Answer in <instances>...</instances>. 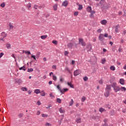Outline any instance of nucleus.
Instances as JSON below:
<instances>
[{"instance_id": "1", "label": "nucleus", "mask_w": 126, "mask_h": 126, "mask_svg": "<svg viewBox=\"0 0 126 126\" xmlns=\"http://www.w3.org/2000/svg\"><path fill=\"white\" fill-rule=\"evenodd\" d=\"M57 89L60 91L61 93L62 94H64V93L67 92L68 91L69 89L68 88H63V90H62V88L61 87V85H58L57 86Z\"/></svg>"}, {"instance_id": "2", "label": "nucleus", "mask_w": 126, "mask_h": 126, "mask_svg": "<svg viewBox=\"0 0 126 126\" xmlns=\"http://www.w3.org/2000/svg\"><path fill=\"white\" fill-rule=\"evenodd\" d=\"M78 44H79V45L81 44L83 47H85V46H86V43L84 42V40L82 38L79 39V43Z\"/></svg>"}, {"instance_id": "3", "label": "nucleus", "mask_w": 126, "mask_h": 126, "mask_svg": "<svg viewBox=\"0 0 126 126\" xmlns=\"http://www.w3.org/2000/svg\"><path fill=\"white\" fill-rule=\"evenodd\" d=\"M110 7H111V4H110V3H107L105 4H104V5L103 6H102L101 7V9H109V8H110Z\"/></svg>"}, {"instance_id": "4", "label": "nucleus", "mask_w": 126, "mask_h": 126, "mask_svg": "<svg viewBox=\"0 0 126 126\" xmlns=\"http://www.w3.org/2000/svg\"><path fill=\"white\" fill-rule=\"evenodd\" d=\"M98 39L100 42H103V41L105 40V38H104V34L101 33L98 36Z\"/></svg>"}, {"instance_id": "5", "label": "nucleus", "mask_w": 126, "mask_h": 126, "mask_svg": "<svg viewBox=\"0 0 126 126\" xmlns=\"http://www.w3.org/2000/svg\"><path fill=\"white\" fill-rule=\"evenodd\" d=\"M81 73V71L80 70L77 69L74 72V76H77V75H79Z\"/></svg>"}, {"instance_id": "6", "label": "nucleus", "mask_w": 126, "mask_h": 126, "mask_svg": "<svg viewBox=\"0 0 126 126\" xmlns=\"http://www.w3.org/2000/svg\"><path fill=\"white\" fill-rule=\"evenodd\" d=\"M99 4H100V6H103L106 4V1L105 0H101L99 2Z\"/></svg>"}, {"instance_id": "7", "label": "nucleus", "mask_w": 126, "mask_h": 126, "mask_svg": "<svg viewBox=\"0 0 126 126\" xmlns=\"http://www.w3.org/2000/svg\"><path fill=\"white\" fill-rule=\"evenodd\" d=\"M109 92L111 91V90H112L111 85H106V88L105 89V91H109Z\"/></svg>"}, {"instance_id": "8", "label": "nucleus", "mask_w": 126, "mask_h": 126, "mask_svg": "<svg viewBox=\"0 0 126 126\" xmlns=\"http://www.w3.org/2000/svg\"><path fill=\"white\" fill-rule=\"evenodd\" d=\"M67 47L68 48V49H72L73 47V43H69L67 44Z\"/></svg>"}, {"instance_id": "9", "label": "nucleus", "mask_w": 126, "mask_h": 126, "mask_svg": "<svg viewBox=\"0 0 126 126\" xmlns=\"http://www.w3.org/2000/svg\"><path fill=\"white\" fill-rule=\"evenodd\" d=\"M104 96L106 97H109L110 96V91H105V93H104Z\"/></svg>"}, {"instance_id": "10", "label": "nucleus", "mask_w": 126, "mask_h": 126, "mask_svg": "<svg viewBox=\"0 0 126 126\" xmlns=\"http://www.w3.org/2000/svg\"><path fill=\"white\" fill-rule=\"evenodd\" d=\"M68 4V1H67V0H66L63 2L62 5H63V6L66 7L67 6Z\"/></svg>"}, {"instance_id": "11", "label": "nucleus", "mask_w": 126, "mask_h": 126, "mask_svg": "<svg viewBox=\"0 0 126 126\" xmlns=\"http://www.w3.org/2000/svg\"><path fill=\"white\" fill-rule=\"evenodd\" d=\"M113 89L114 91H115V92H118V91H120V88L119 86L115 87Z\"/></svg>"}, {"instance_id": "12", "label": "nucleus", "mask_w": 126, "mask_h": 126, "mask_svg": "<svg viewBox=\"0 0 126 126\" xmlns=\"http://www.w3.org/2000/svg\"><path fill=\"white\" fill-rule=\"evenodd\" d=\"M119 83L122 85H125V79H120L119 81Z\"/></svg>"}, {"instance_id": "13", "label": "nucleus", "mask_w": 126, "mask_h": 126, "mask_svg": "<svg viewBox=\"0 0 126 126\" xmlns=\"http://www.w3.org/2000/svg\"><path fill=\"white\" fill-rule=\"evenodd\" d=\"M15 81L16 83H18V84L22 83V80L20 79H16Z\"/></svg>"}, {"instance_id": "14", "label": "nucleus", "mask_w": 126, "mask_h": 126, "mask_svg": "<svg viewBox=\"0 0 126 126\" xmlns=\"http://www.w3.org/2000/svg\"><path fill=\"white\" fill-rule=\"evenodd\" d=\"M100 23L102 25H106V24H107V20H103L101 21Z\"/></svg>"}, {"instance_id": "15", "label": "nucleus", "mask_w": 126, "mask_h": 126, "mask_svg": "<svg viewBox=\"0 0 126 126\" xmlns=\"http://www.w3.org/2000/svg\"><path fill=\"white\" fill-rule=\"evenodd\" d=\"M6 47L7 48V49H11V45H10V43H9L8 42H7L6 44Z\"/></svg>"}, {"instance_id": "16", "label": "nucleus", "mask_w": 126, "mask_h": 126, "mask_svg": "<svg viewBox=\"0 0 126 126\" xmlns=\"http://www.w3.org/2000/svg\"><path fill=\"white\" fill-rule=\"evenodd\" d=\"M67 85H68V86H70L71 87V88H74V85L72 84L71 83H69V82H68L67 83Z\"/></svg>"}, {"instance_id": "17", "label": "nucleus", "mask_w": 126, "mask_h": 126, "mask_svg": "<svg viewBox=\"0 0 126 126\" xmlns=\"http://www.w3.org/2000/svg\"><path fill=\"white\" fill-rule=\"evenodd\" d=\"M126 88L125 87H121L120 88V91L126 92Z\"/></svg>"}, {"instance_id": "18", "label": "nucleus", "mask_w": 126, "mask_h": 126, "mask_svg": "<svg viewBox=\"0 0 126 126\" xmlns=\"http://www.w3.org/2000/svg\"><path fill=\"white\" fill-rule=\"evenodd\" d=\"M77 5L79 6V7L78 8V9L79 10H82V8H83V6H82V5H81V4L79 5L78 3H77Z\"/></svg>"}, {"instance_id": "19", "label": "nucleus", "mask_w": 126, "mask_h": 126, "mask_svg": "<svg viewBox=\"0 0 126 126\" xmlns=\"http://www.w3.org/2000/svg\"><path fill=\"white\" fill-rule=\"evenodd\" d=\"M119 25H117L115 26V32H116V33H119Z\"/></svg>"}, {"instance_id": "20", "label": "nucleus", "mask_w": 126, "mask_h": 126, "mask_svg": "<svg viewBox=\"0 0 126 126\" xmlns=\"http://www.w3.org/2000/svg\"><path fill=\"white\" fill-rule=\"evenodd\" d=\"M87 10L88 12H91V11H92V8H91V6H88L87 8Z\"/></svg>"}, {"instance_id": "21", "label": "nucleus", "mask_w": 126, "mask_h": 126, "mask_svg": "<svg viewBox=\"0 0 126 126\" xmlns=\"http://www.w3.org/2000/svg\"><path fill=\"white\" fill-rule=\"evenodd\" d=\"M76 123H77V124H80L81 123V118H79L76 120Z\"/></svg>"}, {"instance_id": "22", "label": "nucleus", "mask_w": 126, "mask_h": 126, "mask_svg": "<svg viewBox=\"0 0 126 126\" xmlns=\"http://www.w3.org/2000/svg\"><path fill=\"white\" fill-rule=\"evenodd\" d=\"M53 8H54V10H55V11L58 10V4H55L53 6Z\"/></svg>"}, {"instance_id": "23", "label": "nucleus", "mask_w": 126, "mask_h": 126, "mask_svg": "<svg viewBox=\"0 0 126 126\" xmlns=\"http://www.w3.org/2000/svg\"><path fill=\"white\" fill-rule=\"evenodd\" d=\"M19 70H24V71H25L26 70V69H25V66H23L22 67H20L19 68Z\"/></svg>"}, {"instance_id": "24", "label": "nucleus", "mask_w": 126, "mask_h": 126, "mask_svg": "<svg viewBox=\"0 0 126 126\" xmlns=\"http://www.w3.org/2000/svg\"><path fill=\"white\" fill-rule=\"evenodd\" d=\"M59 112L61 113V114H64L65 111L64 110H63V109H62V108H60L59 109Z\"/></svg>"}, {"instance_id": "25", "label": "nucleus", "mask_w": 126, "mask_h": 126, "mask_svg": "<svg viewBox=\"0 0 126 126\" xmlns=\"http://www.w3.org/2000/svg\"><path fill=\"white\" fill-rule=\"evenodd\" d=\"M34 93H36V94H39V93H40V90L39 89L35 90Z\"/></svg>"}, {"instance_id": "26", "label": "nucleus", "mask_w": 126, "mask_h": 126, "mask_svg": "<svg viewBox=\"0 0 126 126\" xmlns=\"http://www.w3.org/2000/svg\"><path fill=\"white\" fill-rule=\"evenodd\" d=\"M117 87V83L116 82L113 83L112 84V87H113L114 89L115 87Z\"/></svg>"}, {"instance_id": "27", "label": "nucleus", "mask_w": 126, "mask_h": 126, "mask_svg": "<svg viewBox=\"0 0 126 126\" xmlns=\"http://www.w3.org/2000/svg\"><path fill=\"white\" fill-rule=\"evenodd\" d=\"M110 69L111 70H113V71H114V70H116V67H115V66L113 65L111 66Z\"/></svg>"}, {"instance_id": "28", "label": "nucleus", "mask_w": 126, "mask_h": 126, "mask_svg": "<svg viewBox=\"0 0 126 126\" xmlns=\"http://www.w3.org/2000/svg\"><path fill=\"white\" fill-rule=\"evenodd\" d=\"M21 90H22V91H28V89H27V88H26V87H22Z\"/></svg>"}, {"instance_id": "29", "label": "nucleus", "mask_w": 126, "mask_h": 126, "mask_svg": "<svg viewBox=\"0 0 126 126\" xmlns=\"http://www.w3.org/2000/svg\"><path fill=\"white\" fill-rule=\"evenodd\" d=\"M40 93L41 96H45L46 95V94L45 93V92H44V91H42L41 92H40Z\"/></svg>"}, {"instance_id": "30", "label": "nucleus", "mask_w": 126, "mask_h": 126, "mask_svg": "<svg viewBox=\"0 0 126 126\" xmlns=\"http://www.w3.org/2000/svg\"><path fill=\"white\" fill-rule=\"evenodd\" d=\"M1 36H2V37H6V36H7V34H5V32H2L1 33Z\"/></svg>"}, {"instance_id": "31", "label": "nucleus", "mask_w": 126, "mask_h": 126, "mask_svg": "<svg viewBox=\"0 0 126 126\" xmlns=\"http://www.w3.org/2000/svg\"><path fill=\"white\" fill-rule=\"evenodd\" d=\"M48 37V35H42L41 36V38L42 39V40H44V39H46Z\"/></svg>"}, {"instance_id": "32", "label": "nucleus", "mask_w": 126, "mask_h": 126, "mask_svg": "<svg viewBox=\"0 0 126 126\" xmlns=\"http://www.w3.org/2000/svg\"><path fill=\"white\" fill-rule=\"evenodd\" d=\"M57 102L61 104V103H62V99H61V98H57Z\"/></svg>"}, {"instance_id": "33", "label": "nucleus", "mask_w": 126, "mask_h": 126, "mask_svg": "<svg viewBox=\"0 0 126 126\" xmlns=\"http://www.w3.org/2000/svg\"><path fill=\"white\" fill-rule=\"evenodd\" d=\"M73 103H74L73 99H72L71 100V102H69V106H72L73 105Z\"/></svg>"}, {"instance_id": "34", "label": "nucleus", "mask_w": 126, "mask_h": 126, "mask_svg": "<svg viewBox=\"0 0 126 126\" xmlns=\"http://www.w3.org/2000/svg\"><path fill=\"white\" fill-rule=\"evenodd\" d=\"M0 6H1V7H4L5 6V3H4V2H3L2 3H1Z\"/></svg>"}, {"instance_id": "35", "label": "nucleus", "mask_w": 126, "mask_h": 126, "mask_svg": "<svg viewBox=\"0 0 126 126\" xmlns=\"http://www.w3.org/2000/svg\"><path fill=\"white\" fill-rule=\"evenodd\" d=\"M41 116H42V118H47L48 114H41Z\"/></svg>"}, {"instance_id": "36", "label": "nucleus", "mask_w": 126, "mask_h": 126, "mask_svg": "<svg viewBox=\"0 0 126 126\" xmlns=\"http://www.w3.org/2000/svg\"><path fill=\"white\" fill-rule=\"evenodd\" d=\"M73 45H75V47L76 49H77V45H79V44L76 43V42H75V41H74Z\"/></svg>"}, {"instance_id": "37", "label": "nucleus", "mask_w": 126, "mask_h": 126, "mask_svg": "<svg viewBox=\"0 0 126 126\" xmlns=\"http://www.w3.org/2000/svg\"><path fill=\"white\" fill-rule=\"evenodd\" d=\"M68 52L66 51H64V55L66 56V57H68Z\"/></svg>"}, {"instance_id": "38", "label": "nucleus", "mask_w": 126, "mask_h": 126, "mask_svg": "<svg viewBox=\"0 0 126 126\" xmlns=\"http://www.w3.org/2000/svg\"><path fill=\"white\" fill-rule=\"evenodd\" d=\"M52 43L55 45H58V41L57 40H53Z\"/></svg>"}, {"instance_id": "39", "label": "nucleus", "mask_w": 126, "mask_h": 126, "mask_svg": "<svg viewBox=\"0 0 126 126\" xmlns=\"http://www.w3.org/2000/svg\"><path fill=\"white\" fill-rule=\"evenodd\" d=\"M86 100V97L85 96H83V97L81 99L82 102H84Z\"/></svg>"}, {"instance_id": "40", "label": "nucleus", "mask_w": 126, "mask_h": 126, "mask_svg": "<svg viewBox=\"0 0 126 126\" xmlns=\"http://www.w3.org/2000/svg\"><path fill=\"white\" fill-rule=\"evenodd\" d=\"M32 71H33V68H31L30 69H28V72H31Z\"/></svg>"}, {"instance_id": "41", "label": "nucleus", "mask_w": 126, "mask_h": 126, "mask_svg": "<svg viewBox=\"0 0 126 126\" xmlns=\"http://www.w3.org/2000/svg\"><path fill=\"white\" fill-rule=\"evenodd\" d=\"M87 48L88 49H90L89 50H88V52H90V51L92 50V47L91 46H88Z\"/></svg>"}, {"instance_id": "42", "label": "nucleus", "mask_w": 126, "mask_h": 126, "mask_svg": "<svg viewBox=\"0 0 126 126\" xmlns=\"http://www.w3.org/2000/svg\"><path fill=\"white\" fill-rule=\"evenodd\" d=\"M83 79L85 81H87V80H88V77H87V76H85L83 78Z\"/></svg>"}, {"instance_id": "43", "label": "nucleus", "mask_w": 126, "mask_h": 126, "mask_svg": "<svg viewBox=\"0 0 126 126\" xmlns=\"http://www.w3.org/2000/svg\"><path fill=\"white\" fill-rule=\"evenodd\" d=\"M49 95H50V97H51L52 99H53V98H55V96L53 95V93H50Z\"/></svg>"}, {"instance_id": "44", "label": "nucleus", "mask_w": 126, "mask_h": 126, "mask_svg": "<svg viewBox=\"0 0 126 126\" xmlns=\"http://www.w3.org/2000/svg\"><path fill=\"white\" fill-rule=\"evenodd\" d=\"M64 81V79H63V78L62 77H61L60 78V82L63 83V81Z\"/></svg>"}, {"instance_id": "45", "label": "nucleus", "mask_w": 126, "mask_h": 126, "mask_svg": "<svg viewBox=\"0 0 126 126\" xmlns=\"http://www.w3.org/2000/svg\"><path fill=\"white\" fill-rule=\"evenodd\" d=\"M53 80H54V81H57V76L53 75Z\"/></svg>"}, {"instance_id": "46", "label": "nucleus", "mask_w": 126, "mask_h": 126, "mask_svg": "<svg viewBox=\"0 0 126 126\" xmlns=\"http://www.w3.org/2000/svg\"><path fill=\"white\" fill-rule=\"evenodd\" d=\"M78 11H77V12H75L74 13V16H77V15H78Z\"/></svg>"}, {"instance_id": "47", "label": "nucleus", "mask_w": 126, "mask_h": 126, "mask_svg": "<svg viewBox=\"0 0 126 126\" xmlns=\"http://www.w3.org/2000/svg\"><path fill=\"white\" fill-rule=\"evenodd\" d=\"M52 68H53V69H57V65H53L52 67Z\"/></svg>"}, {"instance_id": "48", "label": "nucleus", "mask_w": 126, "mask_h": 126, "mask_svg": "<svg viewBox=\"0 0 126 126\" xmlns=\"http://www.w3.org/2000/svg\"><path fill=\"white\" fill-rule=\"evenodd\" d=\"M101 61V63H102V64H104V63H105V62H106V59H102Z\"/></svg>"}, {"instance_id": "49", "label": "nucleus", "mask_w": 126, "mask_h": 126, "mask_svg": "<svg viewBox=\"0 0 126 126\" xmlns=\"http://www.w3.org/2000/svg\"><path fill=\"white\" fill-rule=\"evenodd\" d=\"M19 118H22L23 117V114L20 113V114L18 115Z\"/></svg>"}, {"instance_id": "50", "label": "nucleus", "mask_w": 126, "mask_h": 126, "mask_svg": "<svg viewBox=\"0 0 126 126\" xmlns=\"http://www.w3.org/2000/svg\"><path fill=\"white\" fill-rule=\"evenodd\" d=\"M99 112H101V113L104 112V109L103 108H100L99 109Z\"/></svg>"}, {"instance_id": "51", "label": "nucleus", "mask_w": 126, "mask_h": 126, "mask_svg": "<svg viewBox=\"0 0 126 126\" xmlns=\"http://www.w3.org/2000/svg\"><path fill=\"white\" fill-rule=\"evenodd\" d=\"M32 58H33V60H35V61L37 62V61L36 60V56L35 55H32Z\"/></svg>"}, {"instance_id": "52", "label": "nucleus", "mask_w": 126, "mask_h": 126, "mask_svg": "<svg viewBox=\"0 0 126 126\" xmlns=\"http://www.w3.org/2000/svg\"><path fill=\"white\" fill-rule=\"evenodd\" d=\"M98 82H99V84H101V85L103 84V80H102V79H101L100 80H99V81H98Z\"/></svg>"}, {"instance_id": "53", "label": "nucleus", "mask_w": 126, "mask_h": 126, "mask_svg": "<svg viewBox=\"0 0 126 126\" xmlns=\"http://www.w3.org/2000/svg\"><path fill=\"white\" fill-rule=\"evenodd\" d=\"M25 54H28V55H31V52H30V51H25Z\"/></svg>"}, {"instance_id": "54", "label": "nucleus", "mask_w": 126, "mask_h": 126, "mask_svg": "<svg viewBox=\"0 0 126 126\" xmlns=\"http://www.w3.org/2000/svg\"><path fill=\"white\" fill-rule=\"evenodd\" d=\"M61 117H62V118L61 119L60 121H61V122H62L63 120V118H64V115H62L61 116Z\"/></svg>"}, {"instance_id": "55", "label": "nucleus", "mask_w": 126, "mask_h": 126, "mask_svg": "<svg viewBox=\"0 0 126 126\" xmlns=\"http://www.w3.org/2000/svg\"><path fill=\"white\" fill-rule=\"evenodd\" d=\"M66 70H67V71H68L69 73H71V72H70V70H69V68H68V67H66Z\"/></svg>"}, {"instance_id": "56", "label": "nucleus", "mask_w": 126, "mask_h": 126, "mask_svg": "<svg viewBox=\"0 0 126 126\" xmlns=\"http://www.w3.org/2000/svg\"><path fill=\"white\" fill-rule=\"evenodd\" d=\"M45 126H52V124L49 123H46V124H45Z\"/></svg>"}, {"instance_id": "57", "label": "nucleus", "mask_w": 126, "mask_h": 126, "mask_svg": "<svg viewBox=\"0 0 126 126\" xmlns=\"http://www.w3.org/2000/svg\"><path fill=\"white\" fill-rule=\"evenodd\" d=\"M40 114H41V112L39 111H37L36 112V115L39 116V115H40Z\"/></svg>"}, {"instance_id": "58", "label": "nucleus", "mask_w": 126, "mask_h": 126, "mask_svg": "<svg viewBox=\"0 0 126 126\" xmlns=\"http://www.w3.org/2000/svg\"><path fill=\"white\" fill-rule=\"evenodd\" d=\"M27 6L28 7H29V8H30V7H31V3H29L27 4Z\"/></svg>"}, {"instance_id": "59", "label": "nucleus", "mask_w": 126, "mask_h": 126, "mask_svg": "<svg viewBox=\"0 0 126 126\" xmlns=\"http://www.w3.org/2000/svg\"><path fill=\"white\" fill-rule=\"evenodd\" d=\"M118 51H119V52L120 53H121V52H123V49L120 47V48L119 49Z\"/></svg>"}, {"instance_id": "60", "label": "nucleus", "mask_w": 126, "mask_h": 126, "mask_svg": "<svg viewBox=\"0 0 126 126\" xmlns=\"http://www.w3.org/2000/svg\"><path fill=\"white\" fill-rule=\"evenodd\" d=\"M102 126H109V125L107 123H104L102 124Z\"/></svg>"}, {"instance_id": "61", "label": "nucleus", "mask_w": 126, "mask_h": 126, "mask_svg": "<svg viewBox=\"0 0 126 126\" xmlns=\"http://www.w3.org/2000/svg\"><path fill=\"white\" fill-rule=\"evenodd\" d=\"M91 14H95V11H91Z\"/></svg>"}, {"instance_id": "62", "label": "nucleus", "mask_w": 126, "mask_h": 126, "mask_svg": "<svg viewBox=\"0 0 126 126\" xmlns=\"http://www.w3.org/2000/svg\"><path fill=\"white\" fill-rule=\"evenodd\" d=\"M4 55V54H3V53H0V58H1V57H2V56H3Z\"/></svg>"}, {"instance_id": "63", "label": "nucleus", "mask_w": 126, "mask_h": 126, "mask_svg": "<svg viewBox=\"0 0 126 126\" xmlns=\"http://www.w3.org/2000/svg\"><path fill=\"white\" fill-rule=\"evenodd\" d=\"M39 56H40V53H38L36 55V58H39Z\"/></svg>"}, {"instance_id": "64", "label": "nucleus", "mask_w": 126, "mask_h": 126, "mask_svg": "<svg viewBox=\"0 0 126 126\" xmlns=\"http://www.w3.org/2000/svg\"><path fill=\"white\" fill-rule=\"evenodd\" d=\"M37 104L38 105V106H40V105H41V102H40L39 100L37 101Z\"/></svg>"}]
</instances>
